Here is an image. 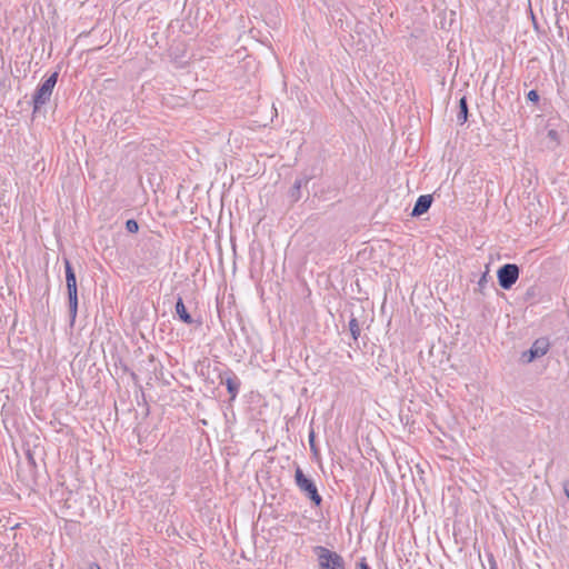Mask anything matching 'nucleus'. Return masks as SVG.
Listing matches in <instances>:
<instances>
[{"instance_id":"1","label":"nucleus","mask_w":569,"mask_h":569,"mask_svg":"<svg viewBox=\"0 0 569 569\" xmlns=\"http://www.w3.org/2000/svg\"><path fill=\"white\" fill-rule=\"evenodd\" d=\"M293 478L296 486L300 492L310 501V505L313 508H320L322 506L323 499L319 493L315 480L307 476L299 466L296 467Z\"/></svg>"},{"instance_id":"2","label":"nucleus","mask_w":569,"mask_h":569,"mask_svg":"<svg viewBox=\"0 0 569 569\" xmlns=\"http://www.w3.org/2000/svg\"><path fill=\"white\" fill-rule=\"evenodd\" d=\"M64 273H66V286L68 293L69 303V316L71 325L74 322L78 312V287L76 271L69 259H63Z\"/></svg>"},{"instance_id":"3","label":"nucleus","mask_w":569,"mask_h":569,"mask_svg":"<svg viewBox=\"0 0 569 569\" xmlns=\"http://www.w3.org/2000/svg\"><path fill=\"white\" fill-rule=\"evenodd\" d=\"M59 70L52 72L44 81H42L36 89L32 96L33 113L40 111L41 107L50 101L53 89L58 82Z\"/></svg>"},{"instance_id":"4","label":"nucleus","mask_w":569,"mask_h":569,"mask_svg":"<svg viewBox=\"0 0 569 569\" xmlns=\"http://www.w3.org/2000/svg\"><path fill=\"white\" fill-rule=\"evenodd\" d=\"M317 556L319 569H345L346 561L338 552L323 546H316L312 549Z\"/></svg>"},{"instance_id":"5","label":"nucleus","mask_w":569,"mask_h":569,"mask_svg":"<svg viewBox=\"0 0 569 569\" xmlns=\"http://www.w3.org/2000/svg\"><path fill=\"white\" fill-rule=\"evenodd\" d=\"M520 276V268L516 263H505L497 270V279L499 286L503 290H509L513 287Z\"/></svg>"},{"instance_id":"6","label":"nucleus","mask_w":569,"mask_h":569,"mask_svg":"<svg viewBox=\"0 0 569 569\" xmlns=\"http://www.w3.org/2000/svg\"><path fill=\"white\" fill-rule=\"evenodd\" d=\"M550 348V342L548 338L541 337L533 341L531 347L523 351L521 355V360L523 363H530L536 359L543 357Z\"/></svg>"},{"instance_id":"7","label":"nucleus","mask_w":569,"mask_h":569,"mask_svg":"<svg viewBox=\"0 0 569 569\" xmlns=\"http://www.w3.org/2000/svg\"><path fill=\"white\" fill-rule=\"evenodd\" d=\"M220 382L223 383L227 388V391L230 396V401H234L241 386V381L238 376L231 369H226L224 371L219 373Z\"/></svg>"},{"instance_id":"8","label":"nucleus","mask_w":569,"mask_h":569,"mask_svg":"<svg viewBox=\"0 0 569 569\" xmlns=\"http://www.w3.org/2000/svg\"><path fill=\"white\" fill-rule=\"evenodd\" d=\"M309 176H302L298 177L292 187L288 191V198L290 200V203H296L302 198V188L307 187L308 182L310 181Z\"/></svg>"},{"instance_id":"9","label":"nucleus","mask_w":569,"mask_h":569,"mask_svg":"<svg viewBox=\"0 0 569 569\" xmlns=\"http://www.w3.org/2000/svg\"><path fill=\"white\" fill-rule=\"evenodd\" d=\"M433 202V196L432 194H421L416 200V203L413 206V209L410 213L411 217H420L423 213L428 212L431 204Z\"/></svg>"},{"instance_id":"10","label":"nucleus","mask_w":569,"mask_h":569,"mask_svg":"<svg viewBox=\"0 0 569 569\" xmlns=\"http://www.w3.org/2000/svg\"><path fill=\"white\" fill-rule=\"evenodd\" d=\"M176 315L178 316L179 320L183 322L184 325H192L194 323V319L187 310V307L183 302L182 297H178L174 306Z\"/></svg>"},{"instance_id":"11","label":"nucleus","mask_w":569,"mask_h":569,"mask_svg":"<svg viewBox=\"0 0 569 569\" xmlns=\"http://www.w3.org/2000/svg\"><path fill=\"white\" fill-rule=\"evenodd\" d=\"M469 117V108L467 98L463 96L459 100V111L457 113V121L459 124H463L468 121Z\"/></svg>"},{"instance_id":"12","label":"nucleus","mask_w":569,"mask_h":569,"mask_svg":"<svg viewBox=\"0 0 569 569\" xmlns=\"http://www.w3.org/2000/svg\"><path fill=\"white\" fill-rule=\"evenodd\" d=\"M348 327L353 341L357 342L360 337L361 329L358 319L353 316V313L351 315Z\"/></svg>"},{"instance_id":"13","label":"nucleus","mask_w":569,"mask_h":569,"mask_svg":"<svg viewBox=\"0 0 569 569\" xmlns=\"http://www.w3.org/2000/svg\"><path fill=\"white\" fill-rule=\"evenodd\" d=\"M488 277H489V264L486 266V271L481 274L480 279L478 280V288L476 291H479L480 293L485 295V288L488 284Z\"/></svg>"},{"instance_id":"14","label":"nucleus","mask_w":569,"mask_h":569,"mask_svg":"<svg viewBox=\"0 0 569 569\" xmlns=\"http://www.w3.org/2000/svg\"><path fill=\"white\" fill-rule=\"evenodd\" d=\"M126 229L130 233H137L139 231V223L136 219H128L126 221Z\"/></svg>"},{"instance_id":"15","label":"nucleus","mask_w":569,"mask_h":569,"mask_svg":"<svg viewBox=\"0 0 569 569\" xmlns=\"http://www.w3.org/2000/svg\"><path fill=\"white\" fill-rule=\"evenodd\" d=\"M527 100L528 101H531L533 103H538L539 100H540V96L538 93L537 90H530L528 93H527Z\"/></svg>"},{"instance_id":"16","label":"nucleus","mask_w":569,"mask_h":569,"mask_svg":"<svg viewBox=\"0 0 569 569\" xmlns=\"http://www.w3.org/2000/svg\"><path fill=\"white\" fill-rule=\"evenodd\" d=\"M487 557H488V562H489L490 569H498V566H497L493 555L491 552H488Z\"/></svg>"},{"instance_id":"17","label":"nucleus","mask_w":569,"mask_h":569,"mask_svg":"<svg viewBox=\"0 0 569 569\" xmlns=\"http://www.w3.org/2000/svg\"><path fill=\"white\" fill-rule=\"evenodd\" d=\"M26 457H27V460H28L30 466H32V467L37 466L34 457H33V453L31 452V450L27 451Z\"/></svg>"},{"instance_id":"18","label":"nucleus","mask_w":569,"mask_h":569,"mask_svg":"<svg viewBox=\"0 0 569 569\" xmlns=\"http://www.w3.org/2000/svg\"><path fill=\"white\" fill-rule=\"evenodd\" d=\"M309 442H310L311 450L313 452H317L316 445H315V432L313 431H311L309 435Z\"/></svg>"},{"instance_id":"19","label":"nucleus","mask_w":569,"mask_h":569,"mask_svg":"<svg viewBox=\"0 0 569 569\" xmlns=\"http://www.w3.org/2000/svg\"><path fill=\"white\" fill-rule=\"evenodd\" d=\"M358 568L359 569H371L370 566L368 565V562L366 561V558H362L359 562H358Z\"/></svg>"},{"instance_id":"20","label":"nucleus","mask_w":569,"mask_h":569,"mask_svg":"<svg viewBox=\"0 0 569 569\" xmlns=\"http://www.w3.org/2000/svg\"><path fill=\"white\" fill-rule=\"evenodd\" d=\"M557 134H558V133H557V131H556V130H549V131H548V137H549V138H551V139H556Z\"/></svg>"},{"instance_id":"21","label":"nucleus","mask_w":569,"mask_h":569,"mask_svg":"<svg viewBox=\"0 0 569 569\" xmlns=\"http://www.w3.org/2000/svg\"><path fill=\"white\" fill-rule=\"evenodd\" d=\"M89 569H101V567L99 566V563L92 562L90 563Z\"/></svg>"},{"instance_id":"22","label":"nucleus","mask_w":569,"mask_h":569,"mask_svg":"<svg viewBox=\"0 0 569 569\" xmlns=\"http://www.w3.org/2000/svg\"><path fill=\"white\" fill-rule=\"evenodd\" d=\"M378 363H379L380 366H382V367H387V366L385 365V360H383V357H382L381 355L378 357Z\"/></svg>"},{"instance_id":"23","label":"nucleus","mask_w":569,"mask_h":569,"mask_svg":"<svg viewBox=\"0 0 569 569\" xmlns=\"http://www.w3.org/2000/svg\"><path fill=\"white\" fill-rule=\"evenodd\" d=\"M130 376L132 377L133 380L137 379V375L133 371L130 372Z\"/></svg>"},{"instance_id":"24","label":"nucleus","mask_w":569,"mask_h":569,"mask_svg":"<svg viewBox=\"0 0 569 569\" xmlns=\"http://www.w3.org/2000/svg\"><path fill=\"white\" fill-rule=\"evenodd\" d=\"M532 20H533L535 26H537V23H536V17H533V16H532Z\"/></svg>"}]
</instances>
